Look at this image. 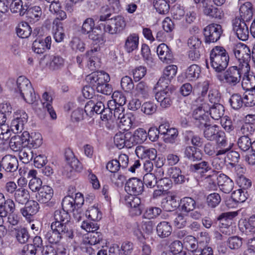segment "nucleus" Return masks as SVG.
<instances>
[{"label": "nucleus", "instance_id": "obj_1", "mask_svg": "<svg viewBox=\"0 0 255 255\" xmlns=\"http://www.w3.org/2000/svg\"><path fill=\"white\" fill-rule=\"evenodd\" d=\"M111 16L109 8L107 6L102 7L99 21L105 22L103 24L104 31L112 35L121 33L127 24L125 18L119 15L112 18H110Z\"/></svg>", "mask_w": 255, "mask_h": 255}, {"label": "nucleus", "instance_id": "obj_2", "mask_svg": "<svg viewBox=\"0 0 255 255\" xmlns=\"http://www.w3.org/2000/svg\"><path fill=\"white\" fill-rule=\"evenodd\" d=\"M210 60L213 69L217 73H221L227 67L229 56L223 47L216 46L210 52Z\"/></svg>", "mask_w": 255, "mask_h": 255}, {"label": "nucleus", "instance_id": "obj_3", "mask_svg": "<svg viewBox=\"0 0 255 255\" xmlns=\"http://www.w3.org/2000/svg\"><path fill=\"white\" fill-rule=\"evenodd\" d=\"M14 90L15 92L19 93L28 104H32L37 100V97L30 81L23 76H20L17 78Z\"/></svg>", "mask_w": 255, "mask_h": 255}, {"label": "nucleus", "instance_id": "obj_4", "mask_svg": "<svg viewBox=\"0 0 255 255\" xmlns=\"http://www.w3.org/2000/svg\"><path fill=\"white\" fill-rule=\"evenodd\" d=\"M222 33L223 29L221 25L212 23L207 25L203 30L205 42L209 44L217 42Z\"/></svg>", "mask_w": 255, "mask_h": 255}, {"label": "nucleus", "instance_id": "obj_5", "mask_svg": "<svg viewBox=\"0 0 255 255\" xmlns=\"http://www.w3.org/2000/svg\"><path fill=\"white\" fill-rule=\"evenodd\" d=\"M212 172L213 174L207 176L206 178H211L213 182L217 180L220 189L225 193H229L234 187V183L233 180L223 173L217 176L215 170H213Z\"/></svg>", "mask_w": 255, "mask_h": 255}, {"label": "nucleus", "instance_id": "obj_6", "mask_svg": "<svg viewBox=\"0 0 255 255\" xmlns=\"http://www.w3.org/2000/svg\"><path fill=\"white\" fill-rule=\"evenodd\" d=\"M209 109V104L205 102H203L193 113V118L195 120V124L202 128L203 125H206L208 120V116L206 113L208 112Z\"/></svg>", "mask_w": 255, "mask_h": 255}, {"label": "nucleus", "instance_id": "obj_7", "mask_svg": "<svg viewBox=\"0 0 255 255\" xmlns=\"http://www.w3.org/2000/svg\"><path fill=\"white\" fill-rule=\"evenodd\" d=\"M246 22L239 17L235 18L232 21L233 30L238 38L243 41L247 40L249 35V28Z\"/></svg>", "mask_w": 255, "mask_h": 255}, {"label": "nucleus", "instance_id": "obj_8", "mask_svg": "<svg viewBox=\"0 0 255 255\" xmlns=\"http://www.w3.org/2000/svg\"><path fill=\"white\" fill-rule=\"evenodd\" d=\"M28 116L23 111H17L15 113L14 119L11 121L10 128L15 133L21 132L23 129L24 125L27 123Z\"/></svg>", "mask_w": 255, "mask_h": 255}, {"label": "nucleus", "instance_id": "obj_9", "mask_svg": "<svg viewBox=\"0 0 255 255\" xmlns=\"http://www.w3.org/2000/svg\"><path fill=\"white\" fill-rule=\"evenodd\" d=\"M177 71V67L176 65H171L166 66L163 71L162 76L157 82V87L162 88H167L171 80L176 75Z\"/></svg>", "mask_w": 255, "mask_h": 255}, {"label": "nucleus", "instance_id": "obj_10", "mask_svg": "<svg viewBox=\"0 0 255 255\" xmlns=\"http://www.w3.org/2000/svg\"><path fill=\"white\" fill-rule=\"evenodd\" d=\"M125 188L126 191L129 195H139L143 191V183L141 180L137 178H131L127 181Z\"/></svg>", "mask_w": 255, "mask_h": 255}, {"label": "nucleus", "instance_id": "obj_11", "mask_svg": "<svg viewBox=\"0 0 255 255\" xmlns=\"http://www.w3.org/2000/svg\"><path fill=\"white\" fill-rule=\"evenodd\" d=\"M86 80L91 86L97 90L99 86L105 83L106 82H109L110 78L108 74L102 71H98L93 72L87 76Z\"/></svg>", "mask_w": 255, "mask_h": 255}, {"label": "nucleus", "instance_id": "obj_12", "mask_svg": "<svg viewBox=\"0 0 255 255\" xmlns=\"http://www.w3.org/2000/svg\"><path fill=\"white\" fill-rule=\"evenodd\" d=\"M163 90H160L155 94V99L160 103V106L164 109L168 108L171 106L172 104L173 97H172V92L167 88H163Z\"/></svg>", "mask_w": 255, "mask_h": 255}, {"label": "nucleus", "instance_id": "obj_13", "mask_svg": "<svg viewBox=\"0 0 255 255\" xmlns=\"http://www.w3.org/2000/svg\"><path fill=\"white\" fill-rule=\"evenodd\" d=\"M241 70L237 66H232L224 73V77L227 84L234 86L239 83L241 78Z\"/></svg>", "mask_w": 255, "mask_h": 255}, {"label": "nucleus", "instance_id": "obj_14", "mask_svg": "<svg viewBox=\"0 0 255 255\" xmlns=\"http://www.w3.org/2000/svg\"><path fill=\"white\" fill-rule=\"evenodd\" d=\"M1 165L4 172L12 173L17 170L18 161L15 156L7 154L1 158Z\"/></svg>", "mask_w": 255, "mask_h": 255}, {"label": "nucleus", "instance_id": "obj_15", "mask_svg": "<svg viewBox=\"0 0 255 255\" xmlns=\"http://www.w3.org/2000/svg\"><path fill=\"white\" fill-rule=\"evenodd\" d=\"M51 229L54 230L65 239H72L73 238V231L68 224L52 222Z\"/></svg>", "mask_w": 255, "mask_h": 255}, {"label": "nucleus", "instance_id": "obj_16", "mask_svg": "<svg viewBox=\"0 0 255 255\" xmlns=\"http://www.w3.org/2000/svg\"><path fill=\"white\" fill-rule=\"evenodd\" d=\"M10 232L16 242L20 244H26L30 238L28 230L21 226L12 228Z\"/></svg>", "mask_w": 255, "mask_h": 255}, {"label": "nucleus", "instance_id": "obj_17", "mask_svg": "<svg viewBox=\"0 0 255 255\" xmlns=\"http://www.w3.org/2000/svg\"><path fill=\"white\" fill-rule=\"evenodd\" d=\"M140 199L136 195H130L125 197V204L130 208V212L135 215H139L141 213Z\"/></svg>", "mask_w": 255, "mask_h": 255}, {"label": "nucleus", "instance_id": "obj_18", "mask_svg": "<svg viewBox=\"0 0 255 255\" xmlns=\"http://www.w3.org/2000/svg\"><path fill=\"white\" fill-rule=\"evenodd\" d=\"M214 140L216 142V147L219 154H225L232 148V146L227 141L225 132L222 130L219 132Z\"/></svg>", "mask_w": 255, "mask_h": 255}, {"label": "nucleus", "instance_id": "obj_19", "mask_svg": "<svg viewBox=\"0 0 255 255\" xmlns=\"http://www.w3.org/2000/svg\"><path fill=\"white\" fill-rule=\"evenodd\" d=\"M135 152L139 158L146 160H153L157 156V151L153 148H147L143 146H137Z\"/></svg>", "mask_w": 255, "mask_h": 255}, {"label": "nucleus", "instance_id": "obj_20", "mask_svg": "<svg viewBox=\"0 0 255 255\" xmlns=\"http://www.w3.org/2000/svg\"><path fill=\"white\" fill-rule=\"evenodd\" d=\"M51 44V38L47 36L45 39H36L32 44L33 51L37 54H42L46 50L50 49Z\"/></svg>", "mask_w": 255, "mask_h": 255}, {"label": "nucleus", "instance_id": "obj_21", "mask_svg": "<svg viewBox=\"0 0 255 255\" xmlns=\"http://www.w3.org/2000/svg\"><path fill=\"white\" fill-rule=\"evenodd\" d=\"M53 190L49 186H43L36 195V198L38 202L42 204L48 203L52 198Z\"/></svg>", "mask_w": 255, "mask_h": 255}, {"label": "nucleus", "instance_id": "obj_22", "mask_svg": "<svg viewBox=\"0 0 255 255\" xmlns=\"http://www.w3.org/2000/svg\"><path fill=\"white\" fill-rule=\"evenodd\" d=\"M129 136L130 134L128 133H117L114 136V143L117 147L120 149L123 148L124 147L130 148L132 146V145Z\"/></svg>", "mask_w": 255, "mask_h": 255}, {"label": "nucleus", "instance_id": "obj_23", "mask_svg": "<svg viewBox=\"0 0 255 255\" xmlns=\"http://www.w3.org/2000/svg\"><path fill=\"white\" fill-rule=\"evenodd\" d=\"M139 44L138 34L133 33L130 34L126 39L124 48L128 53L132 52L137 49Z\"/></svg>", "mask_w": 255, "mask_h": 255}, {"label": "nucleus", "instance_id": "obj_24", "mask_svg": "<svg viewBox=\"0 0 255 255\" xmlns=\"http://www.w3.org/2000/svg\"><path fill=\"white\" fill-rule=\"evenodd\" d=\"M27 17L33 22L39 21L44 18V14L40 6L37 5L27 6Z\"/></svg>", "mask_w": 255, "mask_h": 255}, {"label": "nucleus", "instance_id": "obj_25", "mask_svg": "<svg viewBox=\"0 0 255 255\" xmlns=\"http://www.w3.org/2000/svg\"><path fill=\"white\" fill-rule=\"evenodd\" d=\"M98 47L87 52V56H89L88 67L91 71H95L100 67V59L97 53Z\"/></svg>", "mask_w": 255, "mask_h": 255}, {"label": "nucleus", "instance_id": "obj_26", "mask_svg": "<svg viewBox=\"0 0 255 255\" xmlns=\"http://www.w3.org/2000/svg\"><path fill=\"white\" fill-rule=\"evenodd\" d=\"M210 2H206V4H200L203 8L205 14L218 19H222L224 15L223 10L221 8L215 7L210 4Z\"/></svg>", "mask_w": 255, "mask_h": 255}, {"label": "nucleus", "instance_id": "obj_27", "mask_svg": "<svg viewBox=\"0 0 255 255\" xmlns=\"http://www.w3.org/2000/svg\"><path fill=\"white\" fill-rule=\"evenodd\" d=\"M156 52L159 58L162 62L168 63L172 61V54L166 44L164 43L159 44L157 48Z\"/></svg>", "mask_w": 255, "mask_h": 255}, {"label": "nucleus", "instance_id": "obj_28", "mask_svg": "<svg viewBox=\"0 0 255 255\" xmlns=\"http://www.w3.org/2000/svg\"><path fill=\"white\" fill-rule=\"evenodd\" d=\"M237 215V213L235 212L223 213L217 218L215 224L220 228H227L229 226L230 220Z\"/></svg>", "mask_w": 255, "mask_h": 255}, {"label": "nucleus", "instance_id": "obj_29", "mask_svg": "<svg viewBox=\"0 0 255 255\" xmlns=\"http://www.w3.org/2000/svg\"><path fill=\"white\" fill-rule=\"evenodd\" d=\"M240 19L245 21H250L253 16L252 4L250 2H246L241 4L240 6Z\"/></svg>", "mask_w": 255, "mask_h": 255}, {"label": "nucleus", "instance_id": "obj_30", "mask_svg": "<svg viewBox=\"0 0 255 255\" xmlns=\"http://www.w3.org/2000/svg\"><path fill=\"white\" fill-rule=\"evenodd\" d=\"M52 101V98L48 93L45 92L43 94L41 100L43 107L47 111L51 118L54 120L56 119L57 116L51 105Z\"/></svg>", "mask_w": 255, "mask_h": 255}, {"label": "nucleus", "instance_id": "obj_31", "mask_svg": "<svg viewBox=\"0 0 255 255\" xmlns=\"http://www.w3.org/2000/svg\"><path fill=\"white\" fill-rule=\"evenodd\" d=\"M211 170L212 168L209 163L204 160L190 165V170L191 171L199 173L202 176H204L206 173Z\"/></svg>", "mask_w": 255, "mask_h": 255}, {"label": "nucleus", "instance_id": "obj_32", "mask_svg": "<svg viewBox=\"0 0 255 255\" xmlns=\"http://www.w3.org/2000/svg\"><path fill=\"white\" fill-rule=\"evenodd\" d=\"M205 128L203 130L204 136L208 140L213 141L217 137V135L221 130L219 129L218 127L216 125H203Z\"/></svg>", "mask_w": 255, "mask_h": 255}, {"label": "nucleus", "instance_id": "obj_33", "mask_svg": "<svg viewBox=\"0 0 255 255\" xmlns=\"http://www.w3.org/2000/svg\"><path fill=\"white\" fill-rule=\"evenodd\" d=\"M49 10L51 13L55 14L56 19L58 20H63L67 18L66 13L61 9V5L58 0L50 2Z\"/></svg>", "mask_w": 255, "mask_h": 255}, {"label": "nucleus", "instance_id": "obj_34", "mask_svg": "<svg viewBox=\"0 0 255 255\" xmlns=\"http://www.w3.org/2000/svg\"><path fill=\"white\" fill-rule=\"evenodd\" d=\"M158 236L161 238L168 237L171 234L172 228L169 223L163 221L159 223L156 227Z\"/></svg>", "mask_w": 255, "mask_h": 255}, {"label": "nucleus", "instance_id": "obj_35", "mask_svg": "<svg viewBox=\"0 0 255 255\" xmlns=\"http://www.w3.org/2000/svg\"><path fill=\"white\" fill-rule=\"evenodd\" d=\"M147 134L143 128H139L134 132L132 136L130 134L129 139H130L132 146L143 143L147 138Z\"/></svg>", "mask_w": 255, "mask_h": 255}, {"label": "nucleus", "instance_id": "obj_36", "mask_svg": "<svg viewBox=\"0 0 255 255\" xmlns=\"http://www.w3.org/2000/svg\"><path fill=\"white\" fill-rule=\"evenodd\" d=\"M208 112L212 119L218 120L222 119L224 114L225 109L224 106L219 104L210 105Z\"/></svg>", "mask_w": 255, "mask_h": 255}, {"label": "nucleus", "instance_id": "obj_37", "mask_svg": "<svg viewBox=\"0 0 255 255\" xmlns=\"http://www.w3.org/2000/svg\"><path fill=\"white\" fill-rule=\"evenodd\" d=\"M162 207L165 211H174L178 206V202L175 196H168L161 203Z\"/></svg>", "mask_w": 255, "mask_h": 255}, {"label": "nucleus", "instance_id": "obj_38", "mask_svg": "<svg viewBox=\"0 0 255 255\" xmlns=\"http://www.w3.org/2000/svg\"><path fill=\"white\" fill-rule=\"evenodd\" d=\"M65 158L71 167L76 171H80L82 169V164L77 159L72 151L68 150L65 153Z\"/></svg>", "mask_w": 255, "mask_h": 255}, {"label": "nucleus", "instance_id": "obj_39", "mask_svg": "<svg viewBox=\"0 0 255 255\" xmlns=\"http://www.w3.org/2000/svg\"><path fill=\"white\" fill-rule=\"evenodd\" d=\"M14 199L19 204L23 205L26 203L29 199L28 191L22 187L16 189L14 194Z\"/></svg>", "mask_w": 255, "mask_h": 255}, {"label": "nucleus", "instance_id": "obj_40", "mask_svg": "<svg viewBox=\"0 0 255 255\" xmlns=\"http://www.w3.org/2000/svg\"><path fill=\"white\" fill-rule=\"evenodd\" d=\"M64 63V59L58 55H52L50 57L47 65L49 69L52 70L61 68Z\"/></svg>", "mask_w": 255, "mask_h": 255}, {"label": "nucleus", "instance_id": "obj_41", "mask_svg": "<svg viewBox=\"0 0 255 255\" xmlns=\"http://www.w3.org/2000/svg\"><path fill=\"white\" fill-rule=\"evenodd\" d=\"M31 32V28L26 22H20L16 27V33L19 37L22 38L28 37Z\"/></svg>", "mask_w": 255, "mask_h": 255}, {"label": "nucleus", "instance_id": "obj_42", "mask_svg": "<svg viewBox=\"0 0 255 255\" xmlns=\"http://www.w3.org/2000/svg\"><path fill=\"white\" fill-rule=\"evenodd\" d=\"M181 208L186 212L193 211L196 208V202L192 198L185 197L181 199Z\"/></svg>", "mask_w": 255, "mask_h": 255}, {"label": "nucleus", "instance_id": "obj_43", "mask_svg": "<svg viewBox=\"0 0 255 255\" xmlns=\"http://www.w3.org/2000/svg\"><path fill=\"white\" fill-rule=\"evenodd\" d=\"M10 8L12 12L19 13V15H23L27 10V5H23L21 0H13L11 2Z\"/></svg>", "mask_w": 255, "mask_h": 255}, {"label": "nucleus", "instance_id": "obj_44", "mask_svg": "<svg viewBox=\"0 0 255 255\" xmlns=\"http://www.w3.org/2000/svg\"><path fill=\"white\" fill-rule=\"evenodd\" d=\"M201 73L200 67L196 64L190 66L186 70L185 73L186 78L189 81H192L199 78Z\"/></svg>", "mask_w": 255, "mask_h": 255}, {"label": "nucleus", "instance_id": "obj_45", "mask_svg": "<svg viewBox=\"0 0 255 255\" xmlns=\"http://www.w3.org/2000/svg\"><path fill=\"white\" fill-rule=\"evenodd\" d=\"M242 86L246 91L254 90L255 88V76L249 74L245 75L242 80Z\"/></svg>", "mask_w": 255, "mask_h": 255}, {"label": "nucleus", "instance_id": "obj_46", "mask_svg": "<svg viewBox=\"0 0 255 255\" xmlns=\"http://www.w3.org/2000/svg\"><path fill=\"white\" fill-rule=\"evenodd\" d=\"M169 3L166 0H154L153 5L156 11L160 14H165L169 11Z\"/></svg>", "mask_w": 255, "mask_h": 255}, {"label": "nucleus", "instance_id": "obj_47", "mask_svg": "<svg viewBox=\"0 0 255 255\" xmlns=\"http://www.w3.org/2000/svg\"><path fill=\"white\" fill-rule=\"evenodd\" d=\"M54 218L55 220L54 222L68 224L70 221V216L68 214V211L63 209L62 210H57L55 211Z\"/></svg>", "mask_w": 255, "mask_h": 255}, {"label": "nucleus", "instance_id": "obj_48", "mask_svg": "<svg viewBox=\"0 0 255 255\" xmlns=\"http://www.w3.org/2000/svg\"><path fill=\"white\" fill-rule=\"evenodd\" d=\"M169 173L171 178L176 184H181L185 181V176L181 174V170L176 167L169 169Z\"/></svg>", "mask_w": 255, "mask_h": 255}, {"label": "nucleus", "instance_id": "obj_49", "mask_svg": "<svg viewBox=\"0 0 255 255\" xmlns=\"http://www.w3.org/2000/svg\"><path fill=\"white\" fill-rule=\"evenodd\" d=\"M255 141L252 142L251 138L240 137L237 141L238 147L242 151L245 152L251 148L252 144L255 145Z\"/></svg>", "mask_w": 255, "mask_h": 255}, {"label": "nucleus", "instance_id": "obj_50", "mask_svg": "<svg viewBox=\"0 0 255 255\" xmlns=\"http://www.w3.org/2000/svg\"><path fill=\"white\" fill-rule=\"evenodd\" d=\"M20 160L24 163H28L33 157V152L29 147H23L19 152Z\"/></svg>", "mask_w": 255, "mask_h": 255}, {"label": "nucleus", "instance_id": "obj_51", "mask_svg": "<svg viewBox=\"0 0 255 255\" xmlns=\"http://www.w3.org/2000/svg\"><path fill=\"white\" fill-rule=\"evenodd\" d=\"M42 143V138L40 133L38 132H32L29 139L28 147L37 148Z\"/></svg>", "mask_w": 255, "mask_h": 255}, {"label": "nucleus", "instance_id": "obj_52", "mask_svg": "<svg viewBox=\"0 0 255 255\" xmlns=\"http://www.w3.org/2000/svg\"><path fill=\"white\" fill-rule=\"evenodd\" d=\"M89 37L96 44H103L105 41L103 33L98 28H94L89 33Z\"/></svg>", "mask_w": 255, "mask_h": 255}, {"label": "nucleus", "instance_id": "obj_53", "mask_svg": "<svg viewBox=\"0 0 255 255\" xmlns=\"http://www.w3.org/2000/svg\"><path fill=\"white\" fill-rule=\"evenodd\" d=\"M15 206L13 201L11 199H8L6 200L2 205L0 207V211L1 212L2 215L4 214L6 216L8 214H12L15 211Z\"/></svg>", "mask_w": 255, "mask_h": 255}, {"label": "nucleus", "instance_id": "obj_54", "mask_svg": "<svg viewBox=\"0 0 255 255\" xmlns=\"http://www.w3.org/2000/svg\"><path fill=\"white\" fill-rule=\"evenodd\" d=\"M227 167L231 170L236 179L237 178L244 176V174L245 173V169L240 165L230 162L228 164Z\"/></svg>", "mask_w": 255, "mask_h": 255}, {"label": "nucleus", "instance_id": "obj_55", "mask_svg": "<svg viewBox=\"0 0 255 255\" xmlns=\"http://www.w3.org/2000/svg\"><path fill=\"white\" fill-rule=\"evenodd\" d=\"M227 245L230 249L237 250L243 245V239L237 236L229 237L227 240Z\"/></svg>", "mask_w": 255, "mask_h": 255}, {"label": "nucleus", "instance_id": "obj_56", "mask_svg": "<svg viewBox=\"0 0 255 255\" xmlns=\"http://www.w3.org/2000/svg\"><path fill=\"white\" fill-rule=\"evenodd\" d=\"M229 102L232 108L236 110L240 109L244 104V99L238 94L232 95Z\"/></svg>", "mask_w": 255, "mask_h": 255}, {"label": "nucleus", "instance_id": "obj_57", "mask_svg": "<svg viewBox=\"0 0 255 255\" xmlns=\"http://www.w3.org/2000/svg\"><path fill=\"white\" fill-rule=\"evenodd\" d=\"M45 239L50 244H56L59 243L62 239H64L59 234L54 230L51 229L44 235Z\"/></svg>", "mask_w": 255, "mask_h": 255}, {"label": "nucleus", "instance_id": "obj_58", "mask_svg": "<svg viewBox=\"0 0 255 255\" xmlns=\"http://www.w3.org/2000/svg\"><path fill=\"white\" fill-rule=\"evenodd\" d=\"M255 131V128L251 124L245 123L241 128L239 132L243 134L242 137H247L251 138V136L254 135Z\"/></svg>", "mask_w": 255, "mask_h": 255}, {"label": "nucleus", "instance_id": "obj_59", "mask_svg": "<svg viewBox=\"0 0 255 255\" xmlns=\"http://www.w3.org/2000/svg\"><path fill=\"white\" fill-rule=\"evenodd\" d=\"M184 243L191 252L197 253L198 243L195 238L192 236H187L184 238Z\"/></svg>", "mask_w": 255, "mask_h": 255}, {"label": "nucleus", "instance_id": "obj_60", "mask_svg": "<svg viewBox=\"0 0 255 255\" xmlns=\"http://www.w3.org/2000/svg\"><path fill=\"white\" fill-rule=\"evenodd\" d=\"M246 194V190L242 189H238L232 193V199L236 203H243L247 199Z\"/></svg>", "mask_w": 255, "mask_h": 255}, {"label": "nucleus", "instance_id": "obj_61", "mask_svg": "<svg viewBox=\"0 0 255 255\" xmlns=\"http://www.w3.org/2000/svg\"><path fill=\"white\" fill-rule=\"evenodd\" d=\"M135 95L141 98H146L148 95V86L142 82L138 83L135 87Z\"/></svg>", "mask_w": 255, "mask_h": 255}, {"label": "nucleus", "instance_id": "obj_62", "mask_svg": "<svg viewBox=\"0 0 255 255\" xmlns=\"http://www.w3.org/2000/svg\"><path fill=\"white\" fill-rule=\"evenodd\" d=\"M74 197L71 196H67L64 198L62 205L63 209L68 212H72L77 209V207L74 203Z\"/></svg>", "mask_w": 255, "mask_h": 255}, {"label": "nucleus", "instance_id": "obj_63", "mask_svg": "<svg viewBox=\"0 0 255 255\" xmlns=\"http://www.w3.org/2000/svg\"><path fill=\"white\" fill-rule=\"evenodd\" d=\"M199 154L200 153L197 151L196 148L193 146H187L184 151L185 156L193 161L200 159L201 157Z\"/></svg>", "mask_w": 255, "mask_h": 255}, {"label": "nucleus", "instance_id": "obj_64", "mask_svg": "<svg viewBox=\"0 0 255 255\" xmlns=\"http://www.w3.org/2000/svg\"><path fill=\"white\" fill-rule=\"evenodd\" d=\"M248 91L243 97L244 103L246 107H251L255 105V90Z\"/></svg>", "mask_w": 255, "mask_h": 255}]
</instances>
